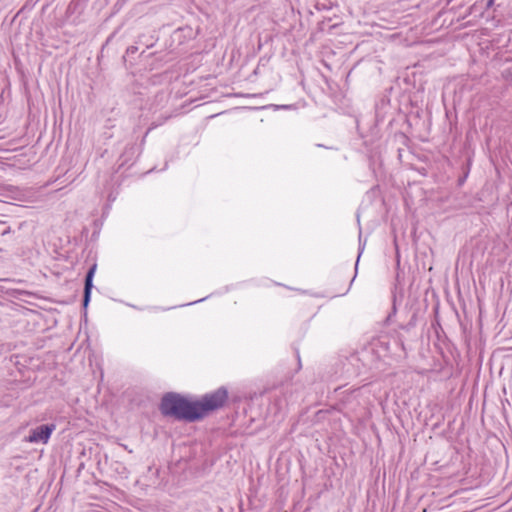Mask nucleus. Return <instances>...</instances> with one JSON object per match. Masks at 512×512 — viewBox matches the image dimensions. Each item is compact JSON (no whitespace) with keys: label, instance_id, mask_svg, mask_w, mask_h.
<instances>
[{"label":"nucleus","instance_id":"423d86ee","mask_svg":"<svg viewBox=\"0 0 512 512\" xmlns=\"http://www.w3.org/2000/svg\"><path fill=\"white\" fill-rule=\"evenodd\" d=\"M493 3H494V0H488V1H487V4H486V8H487V9L491 8V7H492V5H493Z\"/></svg>","mask_w":512,"mask_h":512},{"label":"nucleus","instance_id":"f03ea898","mask_svg":"<svg viewBox=\"0 0 512 512\" xmlns=\"http://www.w3.org/2000/svg\"><path fill=\"white\" fill-rule=\"evenodd\" d=\"M228 399V391L225 387H220L212 393H207L199 400L195 401L198 421L204 419L211 412L222 408Z\"/></svg>","mask_w":512,"mask_h":512},{"label":"nucleus","instance_id":"f257e3e1","mask_svg":"<svg viewBox=\"0 0 512 512\" xmlns=\"http://www.w3.org/2000/svg\"><path fill=\"white\" fill-rule=\"evenodd\" d=\"M159 411L164 417L177 421L187 423L198 421L195 401L176 392H167L162 396Z\"/></svg>","mask_w":512,"mask_h":512},{"label":"nucleus","instance_id":"39448f33","mask_svg":"<svg viewBox=\"0 0 512 512\" xmlns=\"http://www.w3.org/2000/svg\"><path fill=\"white\" fill-rule=\"evenodd\" d=\"M137 50H138V48L136 46H130L127 48L126 54L127 55L134 54L137 52Z\"/></svg>","mask_w":512,"mask_h":512},{"label":"nucleus","instance_id":"7ed1b4c3","mask_svg":"<svg viewBox=\"0 0 512 512\" xmlns=\"http://www.w3.org/2000/svg\"><path fill=\"white\" fill-rule=\"evenodd\" d=\"M55 424H43L30 431L29 436L25 438L30 443H47L52 432L55 430Z\"/></svg>","mask_w":512,"mask_h":512},{"label":"nucleus","instance_id":"20e7f679","mask_svg":"<svg viewBox=\"0 0 512 512\" xmlns=\"http://www.w3.org/2000/svg\"><path fill=\"white\" fill-rule=\"evenodd\" d=\"M96 264H93L87 271L85 280H84V291H83V299L82 306L84 309H87L90 299H91V291L93 288V277L96 271Z\"/></svg>","mask_w":512,"mask_h":512}]
</instances>
